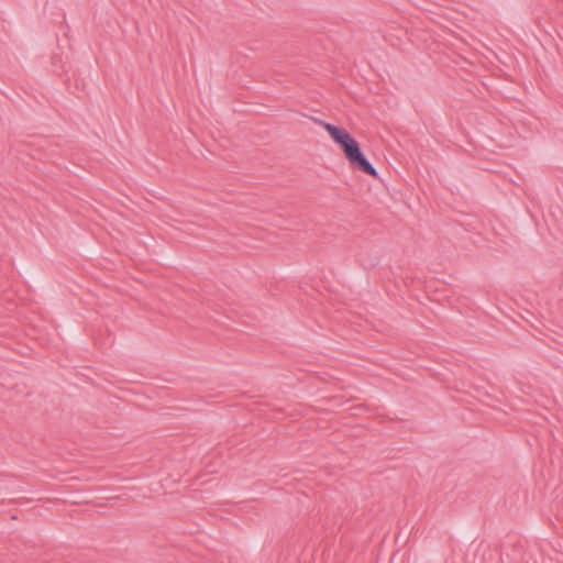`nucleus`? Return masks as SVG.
<instances>
[{
	"label": "nucleus",
	"mask_w": 563,
	"mask_h": 563,
	"mask_svg": "<svg viewBox=\"0 0 563 563\" xmlns=\"http://www.w3.org/2000/svg\"><path fill=\"white\" fill-rule=\"evenodd\" d=\"M330 135L332 141L340 146L350 166L374 178L378 173L369 163L362 151L360 142L343 126L335 125L322 120H316Z\"/></svg>",
	"instance_id": "1"
},
{
	"label": "nucleus",
	"mask_w": 563,
	"mask_h": 563,
	"mask_svg": "<svg viewBox=\"0 0 563 563\" xmlns=\"http://www.w3.org/2000/svg\"><path fill=\"white\" fill-rule=\"evenodd\" d=\"M57 60H58V62H60L59 56H58V55H54V56L52 57V63H53V65H56V64H57Z\"/></svg>",
	"instance_id": "2"
},
{
	"label": "nucleus",
	"mask_w": 563,
	"mask_h": 563,
	"mask_svg": "<svg viewBox=\"0 0 563 563\" xmlns=\"http://www.w3.org/2000/svg\"><path fill=\"white\" fill-rule=\"evenodd\" d=\"M62 563H79L76 559L74 560H64Z\"/></svg>",
	"instance_id": "3"
}]
</instances>
